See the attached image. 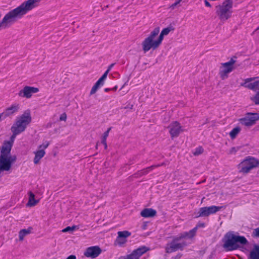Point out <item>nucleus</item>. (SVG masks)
<instances>
[{
  "instance_id": "obj_51",
  "label": "nucleus",
  "mask_w": 259,
  "mask_h": 259,
  "mask_svg": "<svg viewBox=\"0 0 259 259\" xmlns=\"http://www.w3.org/2000/svg\"><path fill=\"white\" fill-rule=\"evenodd\" d=\"M1 177V176H0V178Z\"/></svg>"
},
{
  "instance_id": "obj_17",
  "label": "nucleus",
  "mask_w": 259,
  "mask_h": 259,
  "mask_svg": "<svg viewBox=\"0 0 259 259\" xmlns=\"http://www.w3.org/2000/svg\"><path fill=\"white\" fill-rule=\"evenodd\" d=\"M19 109V105L14 104L10 107L7 108L3 113H1L3 118H5L8 116H11L17 112Z\"/></svg>"
},
{
  "instance_id": "obj_7",
  "label": "nucleus",
  "mask_w": 259,
  "mask_h": 259,
  "mask_svg": "<svg viewBox=\"0 0 259 259\" xmlns=\"http://www.w3.org/2000/svg\"><path fill=\"white\" fill-rule=\"evenodd\" d=\"M259 120V114L257 113L248 112L244 117L239 118V123L247 127H250L255 124Z\"/></svg>"
},
{
  "instance_id": "obj_25",
  "label": "nucleus",
  "mask_w": 259,
  "mask_h": 259,
  "mask_svg": "<svg viewBox=\"0 0 259 259\" xmlns=\"http://www.w3.org/2000/svg\"><path fill=\"white\" fill-rule=\"evenodd\" d=\"M171 30H172L171 27H168L165 28H164L161 31V33H160V35L158 36V37L159 38L161 41L163 39L164 36L167 35Z\"/></svg>"
},
{
  "instance_id": "obj_45",
  "label": "nucleus",
  "mask_w": 259,
  "mask_h": 259,
  "mask_svg": "<svg viewBox=\"0 0 259 259\" xmlns=\"http://www.w3.org/2000/svg\"><path fill=\"white\" fill-rule=\"evenodd\" d=\"M119 259H130L128 255L125 256H121L119 257Z\"/></svg>"
},
{
  "instance_id": "obj_50",
  "label": "nucleus",
  "mask_w": 259,
  "mask_h": 259,
  "mask_svg": "<svg viewBox=\"0 0 259 259\" xmlns=\"http://www.w3.org/2000/svg\"><path fill=\"white\" fill-rule=\"evenodd\" d=\"M146 229V225H144L143 227V229L145 230Z\"/></svg>"
},
{
  "instance_id": "obj_20",
  "label": "nucleus",
  "mask_w": 259,
  "mask_h": 259,
  "mask_svg": "<svg viewBox=\"0 0 259 259\" xmlns=\"http://www.w3.org/2000/svg\"><path fill=\"white\" fill-rule=\"evenodd\" d=\"M34 154L35 156L33 162L34 164H37L39 163L40 160L45 156L46 152L44 149H38L34 151Z\"/></svg>"
},
{
  "instance_id": "obj_40",
  "label": "nucleus",
  "mask_w": 259,
  "mask_h": 259,
  "mask_svg": "<svg viewBox=\"0 0 259 259\" xmlns=\"http://www.w3.org/2000/svg\"><path fill=\"white\" fill-rule=\"evenodd\" d=\"M66 118H67V116L65 113H63V114H61L60 117V120L61 121H65L66 120Z\"/></svg>"
},
{
  "instance_id": "obj_46",
  "label": "nucleus",
  "mask_w": 259,
  "mask_h": 259,
  "mask_svg": "<svg viewBox=\"0 0 259 259\" xmlns=\"http://www.w3.org/2000/svg\"><path fill=\"white\" fill-rule=\"evenodd\" d=\"M205 5L206 7H211V6L210 4L206 0L205 1Z\"/></svg>"
},
{
  "instance_id": "obj_32",
  "label": "nucleus",
  "mask_w": 259,
  "mask_h": 259,
  "mask_svg": "<svg viewBox=\"0 0 259 259\" xmlns=\"http://www.w3.org/2000/svg\"><path fill=\"white\" fill-rule=\"evenodd\" d=\"M116 242L117 243L120 245H121L125 243L126 242V239L123 238H120L118 236H117Z\"/></svg>"
},
{
  "instance_id": "obj_22",
  "label": "nucleus",
  "mask_w": 259,
  "mask_h": 259,
  "mask_svg": "<svg viewBox=\"0 0 259 259\" xmlns=\"http://www.w3.org/2000/svg\"><path fill=\"white\" fill-rule=\"evenodd\" d=\"M248 259H259V245H254L250 251Z\"/></svg>"
},
{
  "instance_id": "obj_29",
  "label": "nucleus",
  "mask_w": 259,
  "mask_h": 259,
  "mask_svg": "<svg viewBox=\"0 0 259 259\" xmlns=\"http://www.w3.org/2000/svg\"><path fill=\"white\" fill-rule=\"evenodd\" d=\"M203 152V149L202 147H197L193 152V154L195 156H198L202 154Z\"/></svg>"
},
{
  "instance_id": "obj_24",
  "label": "nucleus",
  "mask_w": 259,
  "mask_h": 259,
  "mask_svg": "<svg viewBox=\"0 0 259 259\" xmlns=\"http://www.w3.org/2000/svg\"><path fill=\"white\" fill-rule=\"evenodd\" d=\"M32 230V227H29L27 229L21 230L19 232V238L20 241H23L24 238L27 235L31 233Z\"/></svg>"
},
{
  "instance_id": "obj_26",
  "label": "nucleus",
  "mask_w": 259,
  "mask_h": 259,
  "mask_svg": "<svg viewBox=\"0 0 259 259\" xmlns=\"http://www.w3.org/2000/svg\"><path fill=\"white\" fill-rule=\"evenodd\" d=\"M111 127H109L108 128L107 131H106L104 134L102 140V143L104 145L105 148L106 149L107 147V143H106V139L109 135V133L110 131Z\"/></svg>"
},
{
  "instance_id": "obj_43",
  "label": "nucleus",
  "mask_w": 259,
  "mask_h": 259,
  "mask_svg": "<svg viewBox=\"0 0 259 259\" xmlns=\"http://www.w3.org/2000/svg\"><path fill=\"white\" fill-rule=\"evenodd\" d=\"M66 259H76V257L75 255H70Z\"/></svg>"
},
{
  "instance_id": "obj_42",
  "label": "nucleus",
  "mask_w": 259,
  "mask_h": 259,
  "mask_svg": "<svg viewBox=\"0 0 259 259\" xmlns=\"http://www.w3.org/2000/svg\"><path fill=\"white\" fill-rule=\"evenodd\" d=\"M108 74V71H106L100 78L102 79H103V80H105L106 79V78H107Z\"/></svg>"
},
{
  "instance_id": "obj_41",
  "label": "nucleus",
  "mask_w": 259,
  "mask_h": 259,
  "mask_svg": "<svg viewBox=\"0 0 259 259\" xmlns=\"http://www.w3.org/2000/svg\"><path fill=\"white\" fill-rule=\"evenodd\" d=\"M182 1V0H178L177 1V2H176L175 3H174L173 4H172L171 6H170V8L172 9H174L175 8V7L177 6Z\"/></svg>"
},
{
  "instance_id": "obj_30",
  "label": "nucleus",
  "mask_w": 259,
  "mask_h": 259,
  "mask_svg": "<svg viewBox=\"0 0 259 259\" xmlns=\"http://www.w3.org/2000/svg\"><path fill=\"white\" fill-rule=\"evenodd\" d=\"M251 100L255 105H259V92H257L254 97H251Z\"/></svg>"
},
{
  "instance_id": "obj_14",
  "label": "nucleus",
  "mask_w": 259,
  "mask_h": 259,
  "mask_svg": "<svg viewBox=\"0 0 259 259\" xmlns=\"http://www.w3.org/2000/svg\"><path fill=\"white\" fill-rule=\"evenodd\" d=\"M169 133L172 138L177 137L183 131L182 126L177 121L171 122L168 126Z\"/></svg>"
},
{
  "instance_id": "obj_4",
  "label": "nucleus",
  "mask_w": 259,
  "mask_h": 259,
  "mask_svg": "<svg viewBox=\"0 0 259 259\" xmlns=\"http://www.w3.org/2000/svg\"><path fill=\"white\" fill-rule=\"evenodd\" d=\"M233 0H225L215 7V13L221 21H225L231 17L233 11Z\"/></svg>"
},
{
  "instance_id": "obj_37",
  "label": "nucleus",
  "mask_w": 259,
  "mask_h": 259,
  "mask_svg": "<svg viewBox=\"0 0 259 259\" xmlns=\"http://www.w3.org/2000/svg\"><path fill=\"white\" fill-rule=\"evenodd\" d=\"M252 236L254 237H259V228L253 230Z\"/></svg>"
},
{
  "instance_id": "obj_18",
  "label": "nucleus",
  "mask_w": 259,
  "mask_h": 259,
  "mask_svg": "<svg viewBox=\"0 0 259 259\" xmlns=\"http://www.w3.org/2000/svg\"><path fill=\"white\" fill-rule=\"evenodd\" d=\"M12 144L11 142H5L2 147L0 155L11 156L10 154Z\"/></svg>"
},
{
  "instance_id": "obj_27",
  "label": "nucleus",
  "mask_w": 259,
  "mask_h": 259,
  "mask_svg": "<svg viewBox=\"0 0 259 259\" xmlns=\"http://www.w3.org/2000/svg\"><path fill=\"white\" fill-rule=\"evenodd\" d=\"M241 129L239 127L234 128L230 133V136L231 139H233L236 138V136L239 134Z\"/></svg>"
},
{
  "instance_id": "obj_19",
  "label": "nucleus",
  "mask_w": 259,
  "mask_h": 259,
  "mask_svg": "<svg viewBox=\"0 0 259 259\" xmlns=\"http://www.w3.org/2000/svg\"><path fill=\"white\" fill-rule=\"evenodd\" d=\"M156 211L152 208H145L141 211V215L144 218H153L156 214Z\"/></svg>"
},
{
  "instance_id": "obj_47",
  "label": "nucleus",
  "mask_w": 259,
  "mask_h": 259,
  "mask_svg": "<svg viewBox=\"0 0 259 259\" xmlns=\"http://www.w3.org/2000/svg\"><path fill=\"white\" fill-rule=\"evenodd\" d=\"M235 152H236L235 148L234 147L232 148V149L230 151V153H232Z\"/></svg>"
},
{
  "instance_id": "obj_49",
  "label": "nucleus",
  "mask_w": 259,
  "mask_h": 259,
  "mask_svg": "<svg viewBox=\"0 0 259 259\" xmlns=\"http://www.w3.org/2000/svg\"><path fill=\"white\" fill-rule=\"evenodd\" d=\"M117 89V86H115L114 88L111 89V91H115Z\"/></svg>"
},
{
  "instance_id": "obj_38",
  "label": "nucleus",
  "mask_w": 259,
  "mask_h": 259,
  "mask_svg": "<svg viewBox=\"0 0 259 259\" xmlns=\"http://www.w3.org/2000/svg\"><path fill=\"white\" fill-rule=\"evenodd\" d=\"M205 227V224L204 223L202 222H199L196 225V227H194L195 228H196V230L197 231L198 228H204Z\"/></svg>"
},
{
  "instance_id": "obj_8",
  "label": "nucleus",
  "mask_w": 259,
  "mask_h": 259,
  "mask_svg": "<svg viewBox=\"0 0 259 259\" xmlns=\"http://www.w3.org/2000/svg\"><path fill=\"white\" fill-rule=\"evenodd\" d=\"M236 61L231 58L230 60L227 62L222 63L220 69L219 75L222 79H225L228 78V74L231 72L234 69V64Z\"/></svg>"
},
{
  "instance_id": "obj_36",
  "label": "nucleus",
  "mask_w": 259,
  "mask_h": 259,
  "mask_svg": "<svg viewBox=\"0 0 259 259\" xmlns=\"http://www.w3.org/2000/svg\"><path fill=\"white\" fill-rule=\"evenodd\" d=\"M99 87V86H98L97 84L95 83L91 89V91L90 92V95L94 94Z\"/></svg>"
},
{
  "instance_id": "obj_2",
  "label": "nucleus",
  "mask_w": 259,
  "mask_h": 259,
  "mask_svg": "<svg viewBox=\"0 0 259 259\" xmlns=\"http://www.w3.org/2000/svg\"><path fill=\"white\" fill-rule=\"evenodd\" d=\"M248 241L244 236L235 235L233 232H228L225 236L223 247L227 250L232 251L239 247V244L245 245Z\"/></svg>"
},
{
  "instance_id": "obj_1",
  "label": "nucleus",
  "mask_w": 259,
  "mask_h": 259,
  "mask_svg": "<svg viewBox=\"0 0 259 259\" xmlns=\"http://www.w3.org/2000/svg\"><path fill=\"white\" fill-rule=\"evenodd\" d=\"M40 0H28L20 6L7 13L0 21V30L10 27L18 19L28 11L36 7Z\"/></svg>"
},
{
  "instance_id": "obj_12",
  "label": "nucleus",
  "mask_w": 259,
  "mask_h": 259,
  "mask_svg": "<svg viewBox=\"0 0 259 259\" xmlns=\"http://www.w3.org/2000/svg\"><path fill=\"white\" fill-rule=\"evenodd\" d=\"M241 85L254 91L259 90V77L247 78Z\"/></svg>"
},
{
  "instance_id": "obj_21",
  "label": "nucleus",
  "mask_w": 259,
  "mask_h": 259,
  "mask_svg": "<svg viewBox=\"0 0 259 259\" xmlns=\"http://www.w3.org/2000/svg\"><path fill=\"white\" fill-rule=\"evenodd\" d=\"M28 194L29 198L26 205L29 207L36 205L38 203L39 200H36L35 199V195L31 191H29Z\"/></svg>"
},
{
  "instance_id": "obj_13",
  "label": "nucleus",
  "mask_w": 259,
  "mask_h": 259,
  "mask_svg": "<svg viewBox=\"0 0 259 259\" xmlns=\"http://www.w3.org/2000/svg\"><path fill=\"white\" fill-rule=\"evenodd\" d=\"M39 89L37 88L25 86L18 93L19 96L27 99L30 98L33 94L38 92Z\"/></svg>"
},
{
  "instance_id": "obj_5",
  "label": "nucleus",
  "mask_w": 259,
  "mask_h": 259,
  "mask_svg": "<svg viewBox=\"0 0 259 259\" xmlns=\"http://www.w3.org/2000/svg\"><path fill=\"white\" fill-rule=\"evenodd\" d=\"M31 121V116L30 111L27 110L16 118L15 122L11 127V130H13L21 134L25 131Z\"/></svg>"
},
{
  "instance_id": "obj_31",
  "label": "nucleus",
  "mask_w": 259,
  "mask_h": 259,
  "mask_svg": "<svg viewBox=\"0 0 259 259\" xmlns=\"http://www.w3.org/2000/svg\"><path fill=\"white\" fill-rule=\"evenodd\" d=\"M12 133H13V135L11 136V138H10V141L9 142H12V144H13L15 138H16V137L18 135H19L20 133H18V132L14 131L13 130H11Z\"/></svg>"
},
{
  "instance_id": "obj_15",
  "label": "nucleus",
  "mask_w": 259,
  "mask_h": 259,
  "mask_svg": "<svg viewBox=\"0 0 259 259\" xmlns=\"http://www.w3.org/2000/svg\"><path fill=\"white\" fill-rule=\"evenodd\" d=\"M102 250L98 246H94L87 248L84 252L86 257L94 258L97 257L101 253Z\"/></svg>"
},
{
  "instance_id": "obj_10",
  "label": "nucleus",
  "mask_w": 259,
  "mask_h": 259,
  "mask_svg": "<svg viewBox=\"0 0 259 259\" xmlns=\"http://www.w3.org/2000/svg\"><path fill=\"white\" fill-rule=\"evenodd\" d=\"M221 208V206L215 205L201 207L196 213L195 218L208 217L210 214H214L219 211Z\"/></svg>"
},
{
  "instance_id": "obj_33",
  "label": "nucleus",
  "mask_w": 259,
  "mask_h": 259,
  "mask_svg": "<svg viewBox=\"0 0 259 259\" xmlns=\"http://www.w3.org/2000/svg\"><path fill=\"white\" fill-rule=\"evenodd\" d=\"M49 145H50L49 142L45 141L41 145H40L38 146V149H44L45 150V149H46V148H48V147L49 146Z\"/></svg>"
},
{
  "instance_id": "obj_16",
  "label": "nucleus",
  "mask_w": 259,
  "mask_h": 259,
  "mask_svg": "<svg viewBox=\"0 0 259 259\" xmlns=\"http://www.w3.org/2000/svg\"><path fill=\"white\" fill-rule=\"evenodd\" d=\"M146 246H141L134 250L131 254H128L130 259H139L144 253L149 250Z\"/></svg>"
},
{
  "instance_id": "obj_44",
  "label": "nucleus",
  "mask_w": 259,
  "mask_h": 259,
  "mask_svg": "<svg viewBox=\"0 0 259 259\" xmlns=\"http://www.w3.org/2000/svg\"><path fill=\"white\" fill-rule=\"evenodd\" d=\"M114 65V63L110 64L109 66V67L106 71H108V72H109L110 71V70L111 69V68L113 67Z\"/></svg>"
},
{
  "instance_id": "obj_39",
  "label": "nucleus",
  "mask_w": 259,
  "mask_h": 259,
  "mask_svg": "<svg viewBox=\"0 0 259 259\" xmlns=\"http://www.w3.org/2000/svg\"><path fill=\"white\" fill-rule=\"evenodd\" d=\"M104 80L100 78L96 82L98 86L100 87L104 84Z\"/></svg>"
},
{
  "instance_id": "obj_11",
  "label": "nucleus",
  "mask_w": 259,
  "mask_h": 259,
  "mask_svg": "<svg viewBox=\"0 0 259 259\" xmlns=\"http://www.w3.org/2000/svg\"><path fill=\"white\" fill-rule=\"evenodd\" d=\"M182 239V238H180V235L175 237L170 243L167 244L165 247L166 252L167 253H170L179 249H183L184 246L186 245V244L185 243H181L178 242V241Z\"/></svg>"
},
{
  "instance_id": "obj_48",
  "label": "nucleus",
  "mask_w": 259,
  "mask_h": 259,
  "mask_svg": "<svg viewBox=\"0 0 259 259\" xmlns=\"http://www.w3.org/2000/svg\"><path fill=\"white\" fill-rule=\"evenodd\" d=\"M109 91H111V89H110V88H105L104 89V91L106 92H108Z\"/></svg>"
},
{
  "instance_id": "obj_28",
  "label": "nucleus",
  "mask_w": 259,
  "mask_h": 259,
  "mask_svg": "<svg viewBox=\"0 0 259 259\" xmlns=\"http://www.w3.org/2000/svg\"><path fill=\"white\" fill-rule=\"evenodd\" d=\"M117 234L118 237L125 238V239L131 235V233L128 231H119Z\"/></svg>"
},
{
  "instance_id": "obj_3",
  "label": "nucleus",
  "mask_w": 259,
  "mask_h": 259,
  "mask_svg": "<svg viewBox=\"0 0 259 259\" xmlns=\"http://www.w3.org/2000/svg\"><path fill=\"white\" fill-rule=\"evenodd\" d=\"M160 31V28L157 27L155 28L150 33L147 37L145 38L142 43L143 50L145 53L147 52L150 50H153L157 49L161 45L162 41L158 37L156 39V37L158 35Z\"/></svg>"
},
{
  "instance_id": "obj_23",
  "label": "nucleus",
  "mask_w": 259,
  "mask_h": 259,
  "mask_svg": "<svg viewBox=\"0 0 259 259\" xmlns=\"http://www.w3.org/2000/svg\"><path fill=\"white\" fill-rule=\"evenodd\" d=\"M196 228H194L192 230H190L189 232H185L180 234V238H192L196 235Z\"/></svg>"
},
{
  "instance_id": "obj_6",
  "label": "nucleus",
  "mask_w": 259,
  "mask_h": 259,
  "mask_svg": "<svg viewBox=\"0 0 259 259\" xmlns=\"http://www.w3.org/2000/svg\"><path fill=\"white\" fill-rule=\"evenodd\" d=\"M258 165L259 161L257 159L248 156L238 165V168L240 172L247 174L250 170L256 167Z\"/></svg>"
},
{
  "instance_id": "obj_9",
  "label": "nucleus",
  "mask_w": 259,
  "mask_h": 259,
  "mask_svg": "<svg viewBox=\"0 0 259 259\" xmlns=\"http://www.w3.org/2000/svg\"><path fill=\"white\" fill-rule=\"evenodd\" d=\"M16 156H8L0 155V176H2V172L8 171L11 167L12 164L16 160Z\"/></svg>"
},
{
  "instance_id": "obj_34",
  "label": "nucleus",
  "mask_w": 259,
  "mask_h": 259,
  "mask_svg": "<svg viewBox=\"0 0 259 259\" xmlns=\"http://www.w3.org/2000/svg\"><path fill=\"white\" fill-rule=\"evenodd\" d=\"M77 228L76 226H73L72 227H67L62 230L63 232H67L69 231H73L75 229Z\"/></svg>"
},
{
  "instance_id": "obj_35",
  "label": "nucleus",
  "mask_w": 259,
  "mask_h": 259,
  "mask_svg": "<svg viewBox=\"0 0 259 259\" xmlns=\"http://www.w3.org/2000/svg\"><path fill=\"white\" fill-rule=\"evenodd\" d=\"M160 165H153L151 166H149L146 169H144V174H147L149 171L152 170L154 168L159 166Z\"/></svg>"
}]
</instances>
